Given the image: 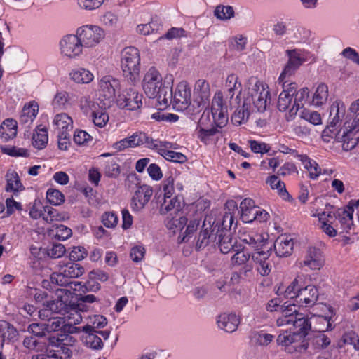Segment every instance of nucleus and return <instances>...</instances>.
<instances>
[{
  "label": "nucleus",
  "instance_id": "bf43d9fd",
  "mask_svg": "<svg viewBox=\"0 0 359 359\" xmlns=\"http://www.w3.org/2000/svg\"><path fill=\"white\" fill-rule=\"evenodd\" d=\"M253 338L257 344L265 346L269 345L273 340L274 336L271 334L260 331L255 332Z\"/></svg>",
  "mask_w": 359,
  "mask_h": 359
},
{
  "label": "nucleus",
  "instance_id": "ea45409f",
  "mask_svg": "<svg viewBox=\"0 0 359 359\" xmlns=\"http://www.w3.org/2000/svg\"><path fill=\"white\" fill-rule=\"evenodd\" d=\"M6 191H18L22 187V183L18 173L15 171L8 172L6 175Z\"/></svg>",
  "mask_w": 359,
  "mask_h": 359
},
{
  "label": "nucleus",
  "instance_id": "864d4df0",
  "mask_svg": "<svg viewBox=\"0 0 359 359\" xmlns=\"http://www.w3.org/2000/svg\"><path fill=\"white\" fill-rule=\"evenodd\" d=\"M1 150L2 153L8 154L11 156H22L27 157L29 156L28 150L24 148H18L17 147L13 146H1Z\"/></svg>",
  "mask_w": 359,
  "mask_h": 359
},
{
  "label": "nucleus",
  "instance_id": "49530a36",
  "mask_svg": "<svg viewBox=\"0 0 359 359\" xmlns=\"http://www.w3.org/2000/svg\"><path fill=\"white\" fill-rule=\"evenodd\" d=\"M54 123L59 130H69L72 128V120L67 114L62 113L55 116Z\"/></svg>",
  "mask_w": 359,
  "mask_h": 359
},
{
  "label": "nucleus",
  "instance_id": "f704fd0d",
  "mask_svg": "<svg viewBox=\"0 0 359 359\" xmlns=\"http://www.w3.org/2000/svg\"><path fill=\"white\" fill-rule=\"evenodd\" d=\"M266 183L269 184L272 189H277L278 194L283 198L287 199L289 198L290 194L286 190L285 184L283 182L278 179L276 175H271L266 180Z\"/></svg>",
  "mask_w": 359,
  "mask_h": 359
},
{
  "label": "nucleus",
  "instance_id": "a878e982",
  "mask_svg": "<svg viewBox=\"0 0 359 359\" xmlns=\"http://www.w3.org/2000/svg\"><path fill=\"white\" fill-rule=\"evenodd\" d=\"M353 209L351 205H346L344 209L337 210L336 217L346 231L350 230L353 226Z\"/></svg>",
  "mask_w": 359,
  "mask_h": 359
},
{
  "label": "nucleus",
  "instance_id": "f257e3e1",
  "mask_svg": "<svg viewBox=\"0 0 359 359\" xmlns=\"http://www.w3.org/2000/svg\"><path fill=\"white\" fill-rule=\"evenodd\" d=\"M270 101L268 86L257 77L249 78L245 84L243 105L231 116L233 123L239 126L246 122L251 112H264Z\"/></svg>",
  "mask_w": 359,
  "mask_h": 359
},
{
  "label": "nucleus",
  "instance_id": "ddd939ff",
  "mask_svg": "<svg viewBox=\"0 0 359 359\" xmlns=\"http://www.w3.org/2000/svg\"><path fill=\"white\" fill-rule=\"evenodd\" d=\"M194 103L198 107H206L210 102V89L209 83L205 80H198L194 89Z\"/></svg>",
  "mask_w": 359,
  "mask_h": 359
},
{
  "label": "nucleus",
  "instance_id": "774afa93",
  "mask_svg": "<svg viewBox=\"0 0 359 359\" xmlns=\"http://www.w3.org/2000/svg\"><path fill=\"white\" fill-rule=\"evenodd\" d=\"M313 343L318 348H325L330 345V340L323 332H320L313 338Z\"/></svg>",
  "mask_w": 359,
  "mask_h": 359
},
{
  "label": "nucleus",
  "instance_id": "423d86ee",
  "mask_svg": "<svg viewBox=\"0 0 359 359\" xmlns=\"http://www.w3.org/2000/svg\"><path fill=\"white\" fill-rule=\"evenodd\" d=\"M215 221L212 222L211 217L204 219L201 230L196 238V250L200 251L209 245L210 242H215L217 239V231L213 227Z\"/></svg>",
  "mask_w": 359,
  "mask_h": 359
},
{
  "label": "nucleus",
  "instance_id": "8fccbe9b",
  "mask_svg": "<svg viewBox=\"0 0 359 359\" xmlns=\"http://www.w3.org/2000/svg\"><path fill=\"white\" fill-rule=\"evenodd\" d=\"M268 240L262 234H255L251 238H248V245L251 246L256 252L262 248H266Z\"/></svg>",
  "mask_w": 359,
  "mask_h": 359
},
{
  "label": "nucleus",
  "instance_id": "7c9ffc66",
  "mask_svg": "<svg viewBox=\"0 0 359 359\" xmlns=\"http://www.w3.org/2000/svg\"><path fill=\"white\" fill-rule=\"evenodd\" d=\"M356 132H349L343 128V135L341 141L342 147L344 151H351L353 149L359 142V135H356Z\"/></svg>",
  "mask_w": 359,
  "mask_h": 359
},
{
  "label": "nucleus",
  "instance_id": "a19ab883",
  "mask_svg": "<svg viewBox=\"0 0 359 359\" xmlns=\"http://www.w3.org/2000/svg\"><path fill=\"white\" fill-rule=\"evenodd\" d=\"M327 97L328 87L325 83H321L314 93L313 103L316 106H320L326 102Z\"/></svg>",
  "mask_w": 359,
  "mask_h": 359
},
{
  "label": "nucleus",
  "instance_id": "6e6d98bb",
  "mask_svg": "<svg viewBox=\"0 0 359 359\" xmlns=\"http://www.w3.org/2000/svg\"><path fill=\"white\" fill-rule=\"evenodd\" d=\"M91 117L93 123L100 128L105 126L107 123L109 121V115L103 110L93 111L91 113Z\"/></svg>",
  "mask_w": 359,
  "mask_h": 359
},
{
  "label": "nucleus",
  "instance_id": "f03ea898",
  "mask_svg": "<svg viewBox=\"0 0 359 359\" xmlns=\"http://www.w3.org/2000/svg\"><path fill=\"white\" fill-rule=\"evenodd\" d=\"M281 313V316L276 320L278 327L292 325L296 334L302 337H306L309 334L311 328V322L304 314L297 312L294 303L288 304Z\"/></svg>",
  "mask_w": 359,
  "mask_h": 359
},
{
  "label": "nucleus",
  "instance_id": "a18cd8bd",
  "mask_svg": "<svg viewBox=\"0 0 359 359\" xmlns=\"http://www.w3.org/2000/svg\"><path fill=\"white\" fill-rule=\"evenodd\" d=\"M156 97H158V102L161 107H168L170 102H173L172 88L163 86Z\"/></svg>",
  "mask_w": 359,
  "mask_h": 359
},
{
  "label": "nucleus",
  "instance_id": "f8f14e48",
  "mask_svg": "<svg viewBox=\"0 0 359 359\" xmlns=\"http://www.w3.org/2000/svg\"><path fill=\"white\" fill-rule=\"evenodd\" d=\"M325 263L324 255L322 250L316 247H309L306 255L300 262L302 268L306 266L311 270L320 269Z\"/></svg>",
  "mask_w": 359,
  "mask_h": 359
},
{
  "label": "nucleus",
  "instance_id": "b1692460",
  "mask_svg": "<svg viewBox=\"0 0 359 359\" xmlns=\"http://www.w3.org/2000/svg\"><path fill=\"white\" fill-rule=\"evenodd\" d=\"M224 88L226 96L229 99H232L236 93V99H240L242 92V84L237 75L231 74L226 77Z\"/></svg>",
  "mask_w": 359,
  "mask_h": 359
},
{
  "label": "nucleus",
  "instance_id": "de8ad7c7",
  "mask_svg": "<svg viewBox=\"0 0 359 359\" xmlns=\"http://www.w3.org/2000/svg\"><path fill=\"white\" fill-rule=\"evenodd\" d=\"M159 153L168 161L182 163L187 161L185 155L180 152H176L168 149H160Z\"/></svg>",
  "mask_w": 359,
  "mask_h": 359
},
{
  "label": "nucleus",
  "instance_id": "5701e85b",
  "mask_svg": "<svg viewBox=\"0 0 359 359\" xmlns=\"http://www.w3.org/2000/svg\"><path fill=\"white\" fill-rule=\"evenodd\" d=\"M257 207L255 201L249 198L243 199L240 203L241 218L245 223H251L256 219Z\"/></svg>",
  "mask_w": 359,
  "mask_h": 359
},
{
  "label": "nucleus",
  "instance_id": "37998d69",
  "mask_svg": "<svg viewBox=\"0 0 359 359\" xmlns=\"http://www.w3.org/2000/svg\"><path fill=\"white\" fill-rule=\"evenodd\" d=\"M233 222L234 216L233 215V212H225L221 223L217 222L215 226L213 225V227H215V231L218 229V228H219V232L225 233V231L230 232Z\"/></svg>",
  "mask_w": 359,
  "mask_h": 359
},
{
  "label": "nucleus",
  "instance_id": "e433bc0d",
  "mask_svg": "<svg viewBox=\"0 0 359 359\" xmlns=\"http://www.w3.org/2000/svg\"><path fill=\"white\" fill-rule=\"evenodd\" d=\"M62 270V274L67 276L69 278H78L82 276L85 272L84 268L81 264L76 262L67 263Z\"/></svg>",
  "mask_w": 359,
  "mask_h": 359
},
{
  "label": "nucleus",
  "instance_id": "473e14b6",
  "mask_svg": "<svg viewBox=\"0 0 359 359\" xmlns=\"http://www.w3.org/2000/svg\"><path fill=\"white\" fill-rule=\"evenodd\" d=\"M38 112L37 104L25 105L21 111L19 121L21 124L32 123Z\"/></svg>",
  "mask_w": 359,
  "mask_h": 359
},
{
  "label": "nucleus",
  "instance_id": "aec40b11",
  "mask_svg": "<svg viewBox=\"0 0 359 359\" xmlns=\"http://www.w3.org/2000/svg\"><path fill=\"white\" fill-rule=\"evenodd\" d=\"M346 113V106L339 100L333 102L330 108V114L327 120V129L330 127H335L340 125Z\"/></svg>",
  "mask_w": 359,
  "mask_h": 359
},
{
  "label": "nucleus",
  "instance_id": "39448f33",
  "mask_svg": "<svg viewBox=\"0 0 359 359\" xmlns=\"http://www.w3.org/2000/svg\"><path fill=\"white\" fill-rule=\"evenodd\" d=\"M163 87L161 74L154 67H150L144 74L142 81V88L145 94L149 98H154Z\"/></svg>",
  "mask_w": 359,
  "mask_h": 359
},
{
  "label": "nucleus",
  "instance_id": "cd10ccee",
  "mask_svg": "<svg viewBox=\"0 0 359 359\" xmlns=\"http://www.w3.org/2000/svg\"><path fill=\"white\" fill-rule=\"evenodd\" d=\"M135 147L144 145L149 149H154L158 147V140H154L151 137L143 132H136L133 135Z\"/></svg>",
  "mask_w": 359,
  "mask_h": 359
},
{
  "label": "nucleus",
  "instance_id": "2f4dec72",
  "mask_svg": "<svg viewBox=\"0 0 359 359\" xmlns=\"http://www.w3.org/2000/svg\"><path fill=\"white\" fill-rule=\"evenodd\" d=\"M107 324V318L102 315H95L90 318L88 324L82 327L83 332L97 331L96 329L103 328Z\"/></svg>",
  "mask_w": 359,
  "mask_h": 359
},
{
  "label": "nucleus",
  "instance_id": "6e6552de",
  "mask_svg": "<svg viewBox=\"0 0 359 359\" xmlns=\"http://www.w3.org/2000/svg\"><path fill=\"white\" fill-rule=\"evenodd\" d=\"M71 306V301L69 302L68 297L64 298H57L54 300H49L46 302V307L39 310V317L41 318H50L52 313H60L66 315L68 309Z\"/></svg>",
  "mask_w": 359,
  "mask_h": 359
},
{
  "label": "nucleus",
  "instance_id": "603ef678",
  "mask_svg": "<svg viewBox=\"0 0 359 359\" xmlns=\"http://www.w3.org/2000/svg\"><path fill=\"white\" fill-rule=\"evenodd\" d=\"M151 118L157 121H163L168 123H175L180 117L177 114L165 112L163 111H158L151 115Z\"/></svg>",
  "mask_w": 359,
  "mask_h": 359
},
{
  "label": "nucleus",
  "instance_id": "338daca9",
  "mask_svg": "<svg viewBox=\"0 0 359 359\" xmlns=\"http://www.w3.org/2000/svg\"><path fill=\"white\" fill-rule=\"evenodd\" d=\"M0 326L6 330L4 337L6 336L8 340L12 341L17 338L18 332L13 325L6 321H3Z\"/></svg>",
  "mask_w": 359,
  "mask_h": 359
},
{
  "label": "nucleus",
  "instance_id": "e2e57ef3",
  "mask_svg": "<svg viewBox=\"0 0 359 359\" xmlns=\"http://www.w3.org/2000/svg\"><path fill=\"white\" fill-rule=\"evenodd\" d=\"M272 246L266 245V248H262L252 254V258L257 263L266 262L271 254Z\"/></svg>",
  "mask_w": 359,
  "mask_h": 359
},
{
  "label": "nucleus",
  "instance_id": "0eeeda50",
  "mask_svg": "<svg viewBox=\"0 0 359 359\" xmlns=\"http://www.w3.org/2000/svg\"><path fill=\"white\" fill-rule=\"evenodd\" d=\"M211 114L213 122L218 128L224 127L228 122L227 107L223 104V94L218 91L212 102Z\"/></svg>",
  "mask_w": 359,
  "mask_h": 359
},
{
  "label": "nucleus",
  "instance_id": "4be33fe9",
  "mask_svg": "<svg viewBox=\"0 0 359 359\" xmlns=\"http://www.w3.org/2000/svg\"><path fill=\"white\" fill-rule=\"evenodd\" d=\"M217 323L220 329L231 333L237 330L240 320L235 313H224L219 316Z\"/></svg>",
  "mask_w": 359,
  "mask_h": 359
},
{
  "label": "nucleus",
  "instance_id": "f3484780",
  "mask_svg": "<svg viewBox=\"0 0 359 359\" xmlns=\"http://www.w3.org/2000/svg\"><path fill=\"white\" fill-rule=\"evenodd\" d=\"M153 194L151 187L143 184L137 187L132 198L131 205L134 210L138 211L144 208Z\"/></svg>",
  "mask_w": 359,
  "mask_h": 359
},
{
  "label": "nucleus",
  "instance_id": "69168bd1",
  "mask_svg": "<svg viewBox=\"0 0 359 359\" xmlns=\"http://www.w3.org/2000/svg\"><path fill=\"white\" fill-rule=\"evenodd\" d=\"M199 226V222L196 219L191 220L189 223L188 224L184 235L181 237L180 236L178 239L180 240V242H187L189 241V238L194 234V233L196 231L198 226Z\"/></svg>",
  "mask_w": 359,
  "mask_h": 359
},
{
  "label": "nucleus",
  "instance_id": "052dcab7",
  "mask_svg": "<svg viewBox=\"0 0 359 359\" xmlns=\"http://www.w3.org/2000/svg\"><path fill=\"white\" fill-rule=\"evenodd\" d=\"M297 70V68H294V67H292L287 63L278 78L279 83L283 85V83L285 84L291 83L288 79L294 75Z\"/></svg>",
  "mask_w": 359,
  "mask_h": 359
},
{
  "label": "nucleus",
  "instance_id": "79ce46f5",
  "mask_svg": "<svg viewBox=\"0 0 359 359\" xmlns=\"http://www.w3.org/2000/svg\"><path fill=\"white\" fill-rule=\"evenodd\" d=\"M297 337L301 339L304 337H302L299 334H296L295 330H292V334L288 333L287 331H285L278 336L276 342L278 345L289 346L297 341Z\"/></svg>",
  "mask_w": 359,
  "mask_h": 359
},
{
  "label": "nucleus",
  "instance_id": "c03bdc74",
  "mask_svg": "<svg viewBox=\"0 0 359 359\" xmlns=\"http://www.w3.org/2000/svg\"><path fill=\"white\" fill-rule=\"evenodd\" d=\"M119 159L114 158L106 162L104 166V174L109 177H117L120 174V166L118 163Z\"/></svg>",
  "mask_w": 359,
  "mask_h": 359
},
{
  "label": "nucleus",
  "instance_id": "2eb2a0df",
  "mask_svg": "<svg viewBox=\"0 0 359 359\" xmlns=\"http://www.w3.org/2000/svg\"><path fill=\"white\" fill-rule=\"evenodd\" d=\"M318 295V290L315 285H304L302 283L300 289H299V293L297 292V303L301 306H311L316 304Z\"/></svg>",
  "mask_w": 359,
  "mask_h": 359
},
{
  "label": "nucleus",
  "instance_id": "4d7b16f0",
  "mask_svg": "<svg viewBox=\"0 0 359 359\" xmlns=\"http://www.w3.org/2000/svg\"><path fill=\"white\" fill-rule=\"evenodd\" d=\"M178 198L179 194L175 195L169 198H164V201L161 205V211L165 210L166 212H168L173 209L179 210L180 208V201Z\"/></svg>",
  "mask_w": 359,
  "mask_h": 359
},
{
  "label": "nucleus",
  "instance_id": "4c0bfd02",
  "mask_svg": "<svg viewBox=\"0 0 359 359\" xmlns=\"http://www.w3.org/2000/svg\"><path fill=\"white\" fill-rule=\"evenodd\" d=\"M71 78L76 83H89L94 78L93 74L88 69L80 68L70 74Z\"/></svg>",
  "mask_w": 359,
  "mask_h": 359
},
{
  "label": "nucleus",
  "instance_id": "09e8293b",
  "mask_svg": "<svg viewBox=\"0 0 359 359\" xmlns=\"http://www.w3.org/2000/svg\"><path fill=\"white\" fill-rule=\"evenodd\" d=\"M215 15L220 20H229L234 16V11L231 6L219 5L215 10Z\"/></svg>",
  "mask_w": 359,
  "mask_h": 359
},
{
  "label": "nucleus",
  "instance_id": "c9c22d12",
  "mask_svg": "<svg viewBox=\"0 0 359 359\" xmlns=\"http://www.w3.org/2000/svg\"><path fill=\"white\" fill-rule=\"evenodd\" d=\"M86 336L82 338L85 339L86 344L92 349L100 350L103 348V342L101 338L97 335V331H92L84 332Z\"/></svg>",
  "mask_w": 359,
  "mask_h": 359
},
{
  "label": "nucleus",
  "instance_id": "c756f323",
  "mask_svg": "<svg viewBox=\"0 0 359 359\" xmlns=\"http://www.w3.org/2000/svg\"><path fill=\"white\" fill-rule=\"evenodd\" d=\"M32 144L38 149L46 147L48 141V130L46 127L39 126L36 128V133L33 134Z\"/></svg>",
  "mask_w": 359,
  "mask_h": 359
},
{
  "label": "nucleus",
  "instance_id": "a211bd4d",
  "mask_svg": "<svg viewBox=\"0 0 359 359\" xmlns=\"http://www.w3.org/2000/svg\"><path fill=\"white\" fill-rule=\"evenodd\" d=\"M218 244L220 251L223 254H227L231 251H237L241 249V245H237L236 238H233L231 232L225 231V233L219 232V228L217 230Z\"/></svg>",
  "mask_w": 359,
  "mask_h": 359
},
{
  "label": "nucleus",
  "instance_id": "c85d7f7f",
  "mask_svg": "<svg viewBox=\"0 0 359 359\" xmlns=\"http://www.w3.org/2000/svg\"><path fill=\"white\" fill-rule=\"evenodd\" d=\"M309 91L308 88H303L299 91L296 90V93H294V104L289 111V115L290 117L295 116L299 109L303 107L304 104L309 97Z\"/></svg>",
  "mask_w": 359,
  "mask_h": 359
},
{
  "label": "nucleus",
  "instance_id": "5fc2aeb1",
  "mask_svg": "<svg viewBox=\"0 0 359 359\" xmlns=\"http://www.w3.org/2000/svg\"><path fill=\"white\" fill-rule=\"evenodd\" d=\"M285 53L288 57V61L287 63L298 69L304 62V60L300 56L297 50H287Z\"/></svg>",
  "mask_w": 359,
  "mask_h": 359
},
{
  "label": "nucleus",
  "instance_id": "58836bf2",
  "mask_svg": "<svg viewBox=\"0 0 359 359\" xmlns=\"http://www.w3.org/2000/svg\"><path fill=\"white\" fill-rule=\"evenodd\" d=\"M302 283V278L298 276L285 290L284 296L286 298L294 299L292 303H297V292L299 293V289H300Z\"/></svg>",
  "mask_w": 359,
  "mask_h": 359
},
{
  "label": "nucleus",
  "instance_id": "680f3d73",
  "mask_svg": "<svg viewBox=\"0 0 359 359\" xmlns=\"http://www.w3.org/2000/svg\"><path fill=\"white\" fill-rule=\"evenodd\" d=\"M46 252L48 256L52 259L60 258L65 254V248L60 243L53 244L47 248Z\"/></svg>",
  "mask_w": 359,
  "mask_h": 359
},
{
  "label": "nucleus",
  "instance_id": "0e129e2a",
  "mask_svg": "<svg viewBox=\"0 0 359 359\" xmlns=\"http://www.w3.org/2000/svg\"><path fill=\"white\" fill-rule=\"evenodd\" d=\"M342 341L345 344L352 345L355 350H359V337L355 332L345 333L342 337Z\"/></svg>",
  "mask_w": 359,
  "mask_h": 359
},
{
  "label": "nucleus",
  "instance_id": "7ed1b4c3",
  "mask_svg": "<svg viewBox=\"0 0 359 359\" xmlns=\"http://www.w3.org/2000/svg\"><path fill=\"white\" fill-rule=\"evenodd\" d=\"M140 57L139 50L135 47H127L122 51L121 68L124 76L134 83L140 73Z\"/></svg>",
  "mask_w": 359,
  "mask_h": 359
},
{
  "label": "nucleus",
  "instance_id": "20e7f679",
  "mask_svg": "<svg viewBox=\"0 0 359 359\" xmlns=\"http://www.w3.org/2000/svg\"><path fill=\"white\" fill-rule=\"evenodd\" d=\"M76 34L84 47H93L104 37V30L96 25L82 26L77 29Z\"/></svg>",
  "mask_w": 359,
  "mask_h": 359
},
{
  "label": "nucleus",
  "instance_id": "bb28decb",
  "mask_svg": "<svg viewBox=\"0 0 359 359\" xmlns=\"http://www.w3.org/2000/svg\"><path fill=\"white\" fill-rule=\"evenodd\" d=\"M351 112L354 113L352 118L346 121L344 128L349 132L359 131V98L353 102L349 108Z\"/></svg>",
  "mask_w": 359,
  "mask_h": 359
},
{
  "label": "nucleus",
  "instance_id": "1a4fd4ad",
  "mask_svg": "<svg viewBox=\"0 0 359 359\" xmlns=\"http://www.w3.org/2000/svg\"><path fill=\"white\" fill-rule=\"evenodd\" d=\"M100 96L109 101V103L114 101L117 92H119L121 85L118 79L111 76L102 77L99 82Z\"/></svg>",
  "mask_w": 359,
  "mask_h": 359
},
{
  "label": "nucleus",
  "instance_id": "6ab92c4d",
  "mask_svg": "<svg viewBox=\"0 0 359 359\" xmlns=\"http://www.w3.org/2000/svg\"><path fill=\"white\" fill-rule=\"evenodd\" d=\"M283 91L280 93L278 100V109L280 111H286L291 104L292 98L296 93L297 84L296 83H289L282 85Z\"/></svg>",
  "mask_w": 359,
  "mask_h": 359
},
{
  "label": "nucleus",
  "instance_id": "393cba45",
  "mask_svg": "<svg viewBox=\"0 0 359 359\" xmlns=\"http://www.w3.org/2000/svg\"><path fill=\"white\" fill-rule=\"evenodd\" d=\"M17 122L13 118H7L0 126V137L4 141L14 138L17 135Z\"/></svg>",
  "mask_w": 359,
  "mask_h": 359
},
{
  "label": "nucleus",
  "instance_id": "412c9836",
  "mask_svg": "<svg viewBox=\"0 0 359 359\" xmlns=\"http://www.w3.org/2000/svg\"><path fill=\"white\" fill-rule=\"evenodd\" d=\"M273 248L278 257H288L292 253L294 242L290 236L281 235L274 242Z\"/></svg>",
  "mask_w": 359,
  "mask_h": 359
},
{
  "label": "nucleus",
  "instance_id": "9b49d317",
  "mask_svg": "<svg viewBox=\"0 0 359 359\" xmlns=\"http://www.w3.org/2000/svg\"><path fill=\"white\" fill-rule=\"evenodd\" d=\"M173 107L178 111H184L191 104V89L186 81L180 82L174 93Z\"/></svg>",
  "mask_w": 359,
  "mask_h": 359
},
{
  "label": "nucleus",
  "instance_id": "dca6fc26",
  "mask_svg": "<svg viewBox=\"0 0 359 359\" xmlns=\"http://www.w3.org/2000/svg\"><path fill=\"white\" fill-rule=\"evenodd\" d=\"M82 45L78 35L69 34L60 41L62 53L69 57H74L81 53Z\"/></svg>",
  "mask_w": 359,
  "mask_h": 359
},
{
  "label": "nucleus",
  "instance_id": "4468645a",
  "mask_svg": "<svg viewBox=\"0 0 359 359\" xmlns=\"http://www.w3.org/2000/svg\"><path fill=\"white\" fill-rule=\"evenodd\" d=\"M47 350L50 356L55 359H68L72 354L69 348L65 346L59 337L53 336L48 338Z\"/></svg>",
  "mask_w": 359,
  "mask_h": 359
},
{
  "label": "nucleus",
  "instance_id": "9d476101",
  "mask_svg": "<svg viewBox=\"0 0 359 359\" xmlns=\"http://www.w3.org/2000/svg\"><path fill=\"white\" fill-rule=\"evenodd\" d=\"M142 95L139 94L134 88H130L118 95L116 102L120 108L135 110L142 106Z\"/></svg>",
  "mask_w": 359,
  "mask_h": 359
},
{
  "label": "nucleus",
  "instance_id": "3c124183",
  "mask_svg": "<svg viewBox=\"0 0 359 359\" xmlns=\"http://www.w3.org/2000/svg\"><path fill=\"white\" fill-rule=\"evenodd\" d=\"M48 202L54 205H59L65 201V196L59 190L48 189L46 192Z\"/></svg>",
  "mask_w": 359,
  "mask_h": 359
},
{
  "label": "nucleus",
  "instance_id": "72a5a7b5",
  "mask_svg": "<svg viewBox=\"0 0 359 359\" xmlns=\"http://www.w3.org/2000/svg\"><path fill=\"white\" fill-rule=\"evenodd\" d=\"M72 284H74V287L71 286V288L74 290L86 293L87 292H96L98 291L101 286L94 279H90L82 284L81 282L74 281Z\"/></svg>",
  "mask_w": 359,
  "mask_h": 359
},
{
  "label": "nucleus",
  "instance_id": "13d9d810",
  "mask_svg": "<svg viewBox=\"0 0 359 359\" xmlns=\"http://www.w3.org/2000/svg\"><path fill=\"white\" fill-rule=\"evenodd\" d=\"M27 331L32 333L34 337H43L48 334L46 323H32L28 326Z\"/></svg>",
  "mask_w": 359,
  "mask_h": 359
}]
</instances>
